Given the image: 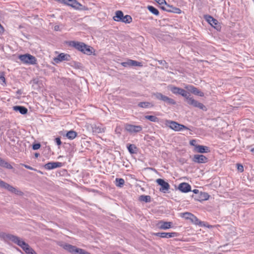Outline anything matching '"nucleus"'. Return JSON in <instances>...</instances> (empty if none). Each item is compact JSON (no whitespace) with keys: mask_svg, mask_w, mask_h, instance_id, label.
Returning <instances> with one entry per match:
<instances>
[{"mask_svg":"<svg viewBox=\"0 0 254 254\" xmlns=\"http://www.w3.org/2000/svg\"><path fill=\"white\" fill-rule=\"evenodd\" d=\"M69 45L81 52L84 51L82 48H85V44L82 42L71 41Z\"/></svg>","mask_w":254,"mask_h":254,"instance_id":"18","label":"nucleus"},{"mask_svg":"<svg viewBox=\"0 0 254 254\" xmlns=\"http://www.w3.org/2000/svg\"><path fill=\"white\" fill-rule=\"evenodd\" d=\"M178 189L183 192H188L190 191V186L186 183H181L178 187Z\"/></svg>","mask_w":254,"mask_h":254,"instance_id":"21","label":"nucleus"},{"mask_svg":"<svg viewBox=\"0 0 254 254\" xmlns=\"http://www.w3.org/2000/svg\"><path fill=\"white\" fill-rule=\"evenodd\" d=\"M148 9L153 14L155 15H158L159 12L157 9L153 7V6L149 5L147 7Z\"/></svg>","mask_w":254,"mask_h":254,"instance_id":"31","label":"nucleus"},{"mask_svg":"<svg viewBox=\"0 0 254 254\" xmlns=\"http://www.w3.org/2000/svg\"><path fill=\"white\" fill-rule=\"evenodd\" d=\"M113 19L116 21L122 22L125 23H130L132 21L131 17L129 15H124L121 10L116 11Z\"/></svg>","mask_w":254,"mask_h":254,"instance_id":"2","label":"nucleus"},{"mask_svg":"<svg viewBox=\"0 0 254 254\" xmlns=\"http://www.w3.org/2000/svg\"><path fill=\"white\" fill-rule=\"evenodd\" d=\"M138 106L142 108H149L153 107L154 105L149 102H141L138 104Z\"/></svg>","mask_w":254,"mask_h":254,"instance_id":"27","label":"nucleus"},{"mask_svg":"<svg viewBox=\"0 0 254 254\" xmlns=\"http://www.w3.org/2000/svg\"><path fill=\"white\" fill-rule=\"evenodd\" d=\"M55 141L57 143V144L58 145H61V144H62V142L61 141V139H60V137H57L55 138Z\"/></svg>","mask_w":254,"mask_h":254,"instance_id":"44","label":"nucleus"},{"mask_svg":"<svg viewBox=\"0 0 254 254\" xmlns=\"http://www.w3.org/2000/svg\"><path fill=\"white\" fill-rule=\"evenodd\" d=\"M36 171H37L38 172H39L40 174H43V173L41 171H37V170Z\"/></svg>","mask_w":254,"mask_h":254,"instance_id":"56","label":"nucleus"},{"mask_svg":"<svg viewBox=\"0 0 254 254\" xmlns=\"http://www.w3.org/2000/svg\"><path fill=\"white\" fill-rule=\"evenodd\" d=\"M157 226L160 229L166 230L172 227V223L160 221L157 223Z\"/></svg>","mask_w":254,"mask_h":254,"instance_id":"17","label":"nucleus"},{"mask_svg":"<svg viewBox=\"0 0 254 254\" xmlns=\"http://www.w3.org/2000/svg\"><path fill=\"white\" fill-rule=\"evenodd\" d=\"M82 49L84 50V51H82V53L84 54H86L87 55H91L92 53L91 49L90 48V47L85 44V48H82Z\"/></svg>","mask_w":254,"mask_h":254,"instance_id":"33","label":"nucleus"},{"mask_svg":"<svg viewBox=\"0 0 254 254\" xmlns=\"http://www.w3.org/2000/svg\"><path fill=\"white\" fill-rule=\"evenodd\" d=\"M153 96H154L156 99L164 101L165 103L166 102V100L168 98V96L164 95L160 92L154 93L153 94Z\"/></svg>","mask_w":254,"mask_h":254,"instance_id":"25","label":"nucleus"},{"mask_svg":"<svg viewBox=\"0 0 254 254\" xmlns=\"http://www.w3.org/2000/svg\"><path fill=\"white\" fill-rule=\"evenodd\" d=\"M196 140L194 139L191 140L190 141V143L191 145L194 146L195 147V145H196L195 144Z\"/></svg>","mask_w":254,"mask_h":254,"instance_id":"47","label":"nucleus"},{"mask_svg":"<svg viewBox=\"0 0 254 254\" xmlns=\"http://www.w3.org/2000/svg\"><path fill=\"white\" fill-rule=\"evenodd\" d=\"M59 29V26L58 25H56L54 27V30L56 31H58Z\"/></svg>","mask_w":254,"mask_h":254,"instance_id":"48","label":"nucleus"},{"mask_svg":"<svg viewBox=\"0 0 254 254\" xmlns=\"http://www.w3.org/2000/svg\"><path fill=\"white\" fill-rule=\"evenodd\" d=\"M192 161L197 163H204L207 162L208 159L203 155L195 154L193 156Z\"/></svg>","mask_w":254,"mask_h":254,"instance_id":"14","label":"nucleus"},{"mask_svg":"<svg viewBox=\"0 0 254 254\" xmlns=\"http://www.w3.org/2000/svg\"><path fill=\"white\" fill-rule=\"evenodd\" d=\"M139 200L145 202H149L151 201V197L149 195H142L139 196Z\"/></svg>","mask_w":254,"mask_h":254,"instance_id":"30","label":"nucleus"},{"mask_svg":"<svg viewBox=\"0 0 254 254\" xmlns=\"http://www.w3.org/2000/svg\"><path fill=\"white\" fill-rule=\"evenodd\" d=\"M0 236L3 237V238L10 240L14 243L17 244L21 247L27 254H37L35 251L31 248L28 244L26 243L19 237L11 234L5 233H2Z\"/></svg>","mask_w":254,"mask_h":254,"instance_id":"1","label":"nucleus"},{"mask_svg":"<svg viewBox=\"0 0 254 254\" xmlns=\"http://www.w3.org/2000/svg\"><path fill=\"white\" fill-rule=\"evenodd\" d=\"M13 109L15 111H18L22 115H25L27 113L28 110L26 108L21 106H15L13 107Z\"/></svg>","mask_w":254,"mask_h":254,"instance_id":"22","label":"nucleus"},{"mask_svg":"<svg viewBox=\"0 0 254 254\" xmlns=\"http://www.w3.org/2000/svg\"><path fill=\"white\" fill-rule=\"evenodd\" d=\"M121 131V128L120 127H117L115 129V132L117 133L120 134Z\"/></svg>","mask_w":254,"mask_h":254,"instance_id":"46","label":"nucleus"},{"mask_svg":"<svg viewBox=\"0 0 254 254\" xmlns=\"http://www.w3.org/2000/svg\"><path fill=\"white\" fill-rule=\"evenodd\" d=\"M21 165L25 167L26 168L31 170H34V171H37L36 169L32 168V167L28 166L27 165L24 164H20Z\"/></svg>","mask_w":254,"mask_h":254,"instance_id":"42","label":"nucleus"},{"mask_svg":"<svg viewBox=\"0 0 254 254\" xmlns=\"http://www.w3.org/2000/svg\"><path fill=\"white\" fill-rule=\"evenodd\" d=\"M39 154L38 153H36L35 154V157H38L39 156Z\"/></svg>","mask_w":254,"mask_h":254,"instance_id":"54","label":"nucleus"},{"mask_svg":"<svg viewBox=\"0 0 254 254\" xmlns=\"http://www.w3.org/2000/svg\"><path fill=\"white\" fill-rule=\"evenodd\" d=\"M156 182L161 186L160 191L165 193L169 190V184L167 182H165L163 179H158L156 180Z\"/></svg>","mask_w":254,"mask_h":254,"instance_id":"11","label":"nucleus"},{"mask_svg":"<svg viewBox=\"0 0 254 254\" xmlns=\"http://www.w3.org/2000/svg\"><path fill=\"white\" fill-rule=\"evenodd\" d=\"M16 93L18 94H21L22 92L21 90H18L16 92Z\"/></svg>","mask_w":254,"mask_h":254,"instance_id":"50","label":"nucleus"},{"mask_svg":"<svg viewBox=\"0 0 254 254\" xmlns=\"http://www.w3.org/2000/svg\"><path fill=\"white\" fill-rule=\"evenodd\" d=\"M117 182V186L119 187H122L124 184H125V181L122 178H117L116 180Z\"/></svg>","mask_w":254,"mask_h":254,"instance_id":"35","label":"nucleus"},{"mask_svg":"<svg viewBox=\"0 0 254 254\" xmlns=\"http://www.w3.org/2000/svg\"><path fill=\"white\" fill-rule=\"evenodd\" d=\"M168 87L169 89L172 91V92L175 94H179L184 97H187V94H189V93L187 91L182 88H180L172 85H170Z\"/></svg>","mask_w":254,"mask_h":254,"instance_id":"10","label":"nucleus"},{"mask_svg":"<svg viewBox=\"0 0 254 254\" xmlns=\"http://www.w3.org/2000/svg\"><path fill=\"white\" fill-rule=\"evenodd\" d=\"M19 59L24 64H37L36 58L30 54H26L20 55Z\"/></svg>","mask_w":254,"mask_h":254,"instance_id":"4","label":"nucleus"},{"mask_svg":"<svg viewBox=\"0 0 254 254\" xmlns=\"http://www.w3.org/2000/svg\"><path fill=\"white\" fill-rule=\"evenodd\" d=\"M3 160L0 158V166H1Z\"/></svg>","mask_w":254,"mask_h":254,"instance_id":"53","label":"nucleus"},{"mask_svg":"<svg viewBox=\"0 0 254 254\" xmlns=\"http://www.w3.org/2000/svg\"><path fill=\"white\" fill-rule=\"evenodd\" d=\"M130 62L131 64V66H142L141 63L137 62L136 61H133V60H131V61Z\"/></svg>","mask_w":254,"mask_h":254,"instance_id":"37","label":"nucleus"},{"mask_svg":"<svg viewBox=\"0 0 254 254\" xmlns=\"http://www.w3.org/2000/svg\"><path fill=\"white\" fill-rule=\"evenodd\" d=\"M158 62L161 65H162L165 68H168L169 67V65L168 63L164 60H158Z\"/></svg>","mask_w":254,"mask_h":254,"instance_id":"39","label":"nucleus"},{"mask_svg":"<svg viewBox=\"0 0 254 254\" xmlns=\"http://www.w3.org/2000/svg\"><path fill=\"white\" fill-rule=\"evenodd\" d=\"M237 169L238 171H239L240 172H243L244 171V167L242 165L237 164Z\"/></svg>","mask_w":254,"mask_h":254,"instance_id":"41","label":"nucleus"},{"mask_svg":"<svg viewBox=\"0 0 254 254\" xmlns=\"http://www.w3.org/2000/svg\"><path fill=\"white\" fill-rule=\"evenodd\" d=\"M3 30V28L2 26L1 25V24H0V32L2 31Z\"/></svg>","mask_w":254,"mask_h":254,"instance_id":"52","label":"nucleus"},{"mask_svg":"<svg viewBox=\"0 0 254 254\" xmlns=\"http://www.w3.org/2000/svg\"><path fill=\"white\" fill-rule=\"evenodd\" d=\"M145 119L153 122H157L158 121V119L154 116L147 115L145 116Z\"/></svg>","mask_w":254,"mask_h":254,"instance_id":"34","label":"nucleus"},{"mask_svg":"<svg viewBox=\"0 0 254 254\" xmlns=\"http://www.w3.org/2000/svg\"><path fill=\"white\" fill-rule=\"evenodd\" d=\"M154 235L156 236L160 237L161 238H170L172 237H175L177 236V233L176 232H172V233H167V232H162V233H154Z\"/></svg>","mask_w":254,"mask_h":254,"instance_id":"15","label":"nucleus"},{"mask_svg":"<svg viewBox=\"0 0 254 254\" xmlns=\"http://www.w3.org/2000/svg\"><path fill=\"white\" fill-rule=\"evenodd\" d=\"M127 149L128 150V151L131 154H133V153H136V147L134 145H133V144H129L127 146Z\"/></svg>","mask_w":254,"mask_h":254,"instance_id":"32","label":"nucleus"},{"mask_svg":"<svg viewBox=\"0 0 254 254\" xmlns=\"http://www.w3.org/2000/svg\"><path fill=\"white\" fill-rule=\"evenodd\" d=\"M186 88L195 95H198L200 97H203L204 96V93L202 92L192 85H189L186 87Z\"/></svg>","mask_w":254,"mask_h":254,"instance_id":"16","label":"nucleus"},{"mask_svg":"<svg viewBox=\"0 0 254 254\" xmlns=\"http://www.w3.org/2000/svg\"><path fill=\"white\" fill-rule=\"evenodd\" d=\"M194 151L198 153H204L210 152L209 147L201 145H195Z\"/></svg>","mask_w":254,"mask_h":254,"instance_id":"19","label":"nucleus"},{"mask_svg":"<svg viewBox=\"0 0 254 254\" xmlns=\"http://www.w3.org/2000/svg\"><path fill=\"white\" fill-rule=\"evenodd\" d=\"M209 197V195L207 193L204 192H201L199 194V198H197V199L200 201L207 200V199H208Z\"/></svg>","mask_w":254,"mask_h":254,"instance_id":"29","label":"nucleus"},{"mask_svg":"<svg viewBox=\"0 0 254 254\" xmlns=\"http://www.w3.org/2000/svg\"><path fill=\"white\" fill-rule=\"evenodd\" d=\"M166 125L172 129H173L176 131H180L183 129H188V127L184 125L179 124L176 122L169 120H167L166 121Z\"/></svg>","mask_w":254,"mask_h":254,"instance_id":"6","label":"nucleus"},{"mask_svg":"<svg viewBox=\"0 0 254 254\" xmlns=\"http://www.w3.org/2000/svg\"><path fill=\"white\" fill-rule=\"evenodd\" d=\"M125 129L130 133H137L142 131V127L139 125L135 126L127 124L125 125Z\"/></svg>","mask_w":254,"mask_h":254,"instance_id":"9","label":"nucleus"},{"mask_svg":"<svg viewBox=\"0 0 254 254\" xmlns=\"http://www.w3.org/2000/svg\"><path fill=\"white\" fill-rule=\"evenodd\" d=\"M131 60H128L126 62H123L121 63V64L124 67L130 66H131V64L130 63Z\"/></svg>","mask_w":254,"mask_h":254,"instance_id":"40","label":"nucleus"},{"mask_svg":"<svg viewBox=\"0 0 254 254\" xmlns=\"http://www.w3.org/2000/svg\"><path fill=\"white\" fill-rule=\"evenodd\" d=\"M0 187L1 188L5 189L8 190L9 191L19 196H22L24 194L22 191L13 187V186L10 185L9 184L5 183V182L1 180H0Z\"/></svg>","mask_w":254,"mask_h":254,"instance_id":"3","label":"nucleus"},{"mask_svg":"<svg viewBox=\"0 0 254 254\" xmlns=\"http://www.w3.org/2000/svg\"><path fill=\"white\" fill-rule=\"evenodd\" d=\"M156 1L157 3H158L159 4H162L163 3H166V1L165 0H154Z\"/></svg>","mask_w":254,"mask_h":254,"instance_id":"45","label":"nucleus"},{"mask_svg":"<svg viewBox=\"0 0 254 254\" xmlns=\"http://www.w3.org/2000/svg\"><path fill=\"white\" fill-rule=\"evenodd\" d=\"M205 18L206 21L213 27H214L215 25L217 24V20L210 15H206L205 16Z\"/></svg>","mask_w":254,"mask_h":254,"instance_id":"26","label":"nucleus"},{"mask_svg":"<svg viewBox=\"0 0 254 254\" xmlns=\"http://www.w3.org/2000/svg\"><path fill=\"white\" fill-rule=\"evenodd\" d=\"M1 166L6 168L7 169H9L13 168L12 166L10 164H9L8 162L5 161L4 160L3 161V162L1 165Z\"/></svg>","mask_w":254,"mask_h":254,"instance_id":"36","label":"nucleus"},{"mask_svg":"<svg viewBox=\"0 0 254 254\" xmlns=\"http://www.w3.org/2000/svg\"><path fill=\"white\" fill-rule=\"evenodd\" d=\"M162 8L163 10L170 12H173L176 13H181V10L180 8L173 7L172 5L167 4L166 2L165 3L164 6H162Z\"/></svg>","mask_w":254,"mask_h":254,"instance_id":"13","label":"nucleus"},{"mask_svg":"<svg viewBox=\"0 0 254 254\" xmlns=\"http://www.w3.org/2000/svg\"><path fill=\"white\" fill-rule=\"evenodd\" d=\"M185 100L188 104L191 105L194 107L198 108L200 109H202L203 110L205 111L206 110V108L204 105L194 100L192 97H190L189 94H187V96L185 97Z\"/></svg>","mask_w":254,"mask_h":254,"instance_id":"5","label":"nucleus"},{"mask_svg":"<svg viewBox=\"0 0 254 254\" xmlns=\"http://www.w3.org/2000/svg\"><path fill=\"white\" fill-rule=\"evenodd\" d=\"M62 165V164L61 162H49L45 165L44 167L46 169L51 170L61 167Z\"/></svg>","mask_w":254,"mask_h":254,"instance_id":"20","label":"nucleus"},{"mask_svg":"<svg viewBox=\"0 0 254 254\" xmlns=\"http://www.w3.org/2000/svg\"><path fill=\"white\" fill-rule=\"evenodd\" d=\"M153 96H154L156 99L164 101L165 103L166 102V100L168 98V96L164 95L160 92L154 93L153 94Z\"/></svg>","mask_w":254,"mask_h":254,"instance_id":"24","label":"nucleus"},{"mask_svg":"<svg viewBox=\"0 0 254 254\" xmlns=\"http://www.w3.org/2000/svg\"><path fill=\"white\" fill-rule=\"evenodd\" d=\"M251 151H252L253 153H254V148H252V149H251Z\"/></svg>","mask_w":254,"mask_h":254,"instance_id":"55","label":"nucleus"},{"mask_svg":"<svg viewBox=\"0 0 254 254\" xmlns=\"http://www.w3.org/2000/svg\"><path fill=\"white\" fill-rule=\"evenodd\" d=\"M77 133L76 131L69 130L66 133V136L69 139H73L77 136Z\"/></svg>","mask_w":254,"mask_h":254,"instance_id":"28","label":"nucleus"},{"mask_svg":"<svg viewBox=\"0 0 254 254\" xmlns=\"http://www.w3.org/2000/svg\"><path fill=\"white\" fill-rule=\"evenodd\" d=\"M0 80H1V81H4V80H5V78H4V77H3V76H1V77H0Z\"/></svg>","mask_w":254,"mask_h":254,"instance_id":"51","label":"nucleus"},{"mask_svg":"<svg viewBox=\"0 0 254 254\" xmlns=\"http://www.w3.org/2000/svg\"><path fill=\"white\" fill-rule=\"evenodd\" d=\"M193 192H194V193H198L199 192V190H196V189H194L192 190Z\"/></svg>","mask_w":254,"mask_h":254,"instance_id":"49","label":"nucleus"},{"mask_svg":"<svg viewBox=\"0 0 254 254\" xmlns=\"http://www.w3.org/2000/svg\"><path fill=\"white\" fill-rule=\"evenodd\" d=\"M64 248L68 252L73 253L74 254H90L89 253L85 250L77 248L75 246L71 245H65Z\"/></svg>","mask_w":254,"mask_h":254,"instance_id":"8","label":"nucleus"},{"mask_svg":"<svg viewBox=\"0 0 254 254\" xmlns=\"http://www.w3.org/2000/svg\"><path fill=\"white\" fill-rule=\"evenodd\" d=\"M180 216L187 220H190L191 222L196 225L202 226V223L196 217L190 212H184L180 213Z\"/></svg>","mask_w":254,"mask_h":254,"instance_id":"7","label":"nucleus"},{"mask_svg":"<svg viewBox=\"0 0 254 254\" xmlns=\"http://www.w3.org/2000/svg\"><path fill=\"white\" fill-rule=\"evenodd\" d=\"M70 60V55L64 53H61L57 57H55L53 59V61L56 64L59 63L63 61H68Z\"/></svg>","mask_w":254,"mask_h":254,"instance_id":"12","label":"nucleus"},{"mask_svg":"<svg viewBox=\"0 0 254 254\" xmlns=\"http://www.w3.org/2000/svg\"><path fill=\"white\" fill-rule=\"evenodd\" d=\"M41 145L40 143H36L33 144L32 148L33 150H37L40 148Z\"/></svg>","mask_w":254,"mask_h":254,"instance_id":"43","label":"nucleus"},{"mask_svg":"<svg viewBox=\"0 0 254 254\" xmlns=\"http://www.w3.org/2000/svg\"><path fill=\"white\" fill-rule=\"evenodd\" d=\"M91 127H92V131L94 133H101V132H103L105 131L104 128L101 127L100 126H98L97 125L94 124V125H92Z\"/></svg>","mask_w":254,"mask_h":254,"instance_id":"23","label":"nucleus"},{"mask_svg":"<svg viewBox=\"0 0 254 254\" xmlns=\"http://www.w3.org/2000/svg\"><path fill=\"white\" fill-rule=\"evenodd\" d=\"M166 103L168 105H175L176 104V101L173 99L169 98V97L167 98Z\"/></svg>","mask_w":254,"mask_h":254,"instance_id":"38","label":"nucleus"}]
</instances>
